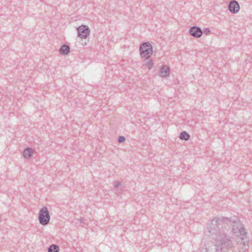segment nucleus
I'll list each match as a JSON object with an SVG mask.
<instances>
[{
	"instance_id": "nucleus-1",
	"label": "nucleus",
	"mask_w": 252,
	"mask_h": 252,
	"mask_svg": "<svg viewBox=\"0 0 252 252\" xmlns=\"http://www.w3.org/2000/svg\"><path fill=\"white\" fill-rule=\"evenodd\" d=\"M230 220L228 218L221 217L213 219L207 227L210 235L215 234V239L216 252H226L228 249L234 247L231 238L222 231V223ZM244 242L241 250L239 252H248V242Z\"/></svg>"
},
{
	"instance_id": "nucleus-2",
	"label": "nucleus",
	"mask_w": 252,
	"mask_h": 252,
	"mask_svg": "<svg viewBox=\"0 0 252 252\" xmlns=\"http://www.w3.org/2000/svg\"><path fill=\"white\" fill-rule=\"evenodd\" d=\"M230 220L229 221L231 222V225L232 227V231L234 234L237 235H240L242 240H244L247 238V233L245 231V229L243 224L240 222L239 220H232L231 218H228ZM228 221H226L228 222Z\"/></svg>"
},
{
	"instance_id": "nucleus-3",
	"label": "nucleus",
	"mask_w": 252,
	"mask_h": 252,
	"mask_svg": "<svg viewBox=\"0 0 252 252\" xmlns=\"http://www.w3.org/2000/svg\"><path fill=\"white\" fill-rule=\"evenodd\" d=\"M38 219L40 224L46 226L50 220L49 212L46 207H42L39 211Z\"/></svg>"
},
{
	"instance_id": "nucleus-4",
	"label": "nucleus",
	"mask_w": 252,
	"mask_h": 252,
	"mask_svg": "<svg viewBox=\"0 0 252 252\" xmlns=\"http://www.w3.org/2000/svg\"><path fill=\"white\" fill-rule=\"evenodd\" d=\"M140 54L142 58L149 59L153 54V47L149 42H144L139 47Z\"/></svg>"
},
{
	"instance_id": "nucleus-5",
	"label": "nucleus",
	"mask_w": 252,
	"mask_h": 252,
	"mask_svg": "<svg viewBox=\"0 0 252 252\" xmlns=\"http://www.w3.org/2000/svg\"><path fill=\"white\" fill-rule=\"evenodd\" d=\"M78 36L81 38H86L90 34V30L89 28L86 25H82L79 26L77 29Z\"/></svg>"
},
{
	"instance_id": "nucleus-6",
	"label": "nucleus",
	"mask_w": 252,
	"mask_h": 252,
	"mask_svg": "<svg viewBox=\"0 0 252 252\" xmlns=\"http://www.w3.org/2000/svg\"><path fill=\"white\" fill-rule=\"evenodd\" d=\"M189 32L191 35L196 38L201 37L203 33V32L201 28L196 26L191 27L189 29Z\"/></svg>"
},
{
	"instance_id": "nucleus-7",
	"label": "nucleus",
	"mask_w": 252,
	"mask_h": 252,
	"mask_svg": "<svg viewBox=\"0 0 252 252\" xmlns=\"http://www.w3.org/2000/svg\"><path fill=\"white\" fill-rule=\"evenodd\" d=\"M228 9L231 13H237L240 9L238 2L236 0L231 1L228 5Z\"/></svg>"
},
{
	"instance_id": "nucleus-8",
	"label": "nucleus",
	"mask_w": 252,
	"mask_h": 252,
	"mask_svg": "<svg viewBox=\"0 0 252 252\" xmlns=\"http://www.w3.org/2000/svg\"><path fill=\"white\" fill-rule=\"evenodd\" d=\"M170 74V69L169 67L166 65L162 66L160 70V76L162 78L169 76Z\"/></svg>"
},
{
	"instance_id": "nucleus-9",
	"label": "nucleus",
	"mask_w": 252,
	"mask_h": 252,
	"mask_svg": "<svg viewBox=\"0 0 252 252\" xmlns=\"http://www.w3.org/2000/svg\"><path fill=\"white\" fill-rule=\"evenodd\" d=\"M70 52V47L66 44L63 45L60 49V52L62 55H67Z\"/></svg>"
},
{
	"instance_id": "nucleus-10",
	"label": "nucleus",
	"mask_w": 252,
	"mask_h": 252,
	"mask_svg": "<svg viewBox=\"0 0 252 252\" xmlns=\"http://www.w3.org/2000/svg\"><path fill=\"white\" fill-rule=\"evenodd\" d=\"M32 154V149L30 148H26L23 152V156L25 158H31Z\"/></svg>"
},
{
	"instance_id": "nucleus-11",
	"label": "nucleus",
	"mask_w": 252,
	"mask_h": 252,
	"mask_svg": "<svg viewBox=\"0 0 252 252\" xmlns=\"http://www.w3.org/2000/svg\"><path fill=\"white\" fill-rule=\"evenodd\" d=\"M179 138L182 140H188L190 138V135L186 131H182L181 132Z\"/></svg>"
},
{
	"instance_id": "nucleus-12",
	"label": "nucleus",
	"mask_w": 252,
	"mask_h": 252,
	"mask_svg": "<svg viewBox=\"0 0 252 252\" xmlns=\"http://www.w3.org/2000/svg\"><path fill=\"white\" fill-rule=\"evenodd\" d=\"M59 247L56 244L51 245L48 248V252H59Z\"/></svg>"
},
{
	"instance_id": "nucleus-13",
	"label": "nucleus",
	"mask_w": 252,
	"mask_h": 252,
	"mask_svg": "<svg viewBox=\"0 0 252 252\" xmlns=\"http://www.w3.org/2000/svg\"><path fill=\"white\" fill-rule=\"evenodd\" d=\"M114 186L115 188H121L120 189L122 190V189L124 188L123 185L119 181H116L114 182Z\"/></svg>"
},
{
	"instance_id": "nucleus-14",
	"label": "nucleus",
	"mask_w": 252,
	"mask_h": 252,
	"mask_svg": "<svg viewBox=\"0 0 252 252\" xmlns=\"http://www.w3.org/2000/svg\"><path fill=\"white\" fill-rule=\"evenodd\" d=\"M153 64H154V63H153V61L150 60L146 63V65L149 68V69H150L153 66Z\"/></svg>"
},
{
	"instance_id": "nucleus-15",
	"label": "nucleus",
	"mask_w": 252,
	"mask_h": 252,
	"mask_svg": "<svg viewBox=\"0 0 252 252\" xmlns=\"http://www.w3.org/2000/svg\"><path fill=\"white\" fill-rule=\"evenodd\" d=\"M126 138L124 136H120L118 138V142L120 143H123L126 141Z\"/></svg>"
},
{
	"instance_id": "nucleus-16",
	"label": "nucleus",
	"mask_w": 252,
	"mask_h": 252,
	"mask_svg": "<svg viewBox=\"0 0 252 252\" xmlns=\"http://www.w3.org/2000/svg\"><path fill=\"white\" fill-rule=\"evenodd\" d=\"M203 33L205 34L206 35H209L211 33V31L208 28H204L203 29V31H202Z\"/></svg>"
},
{
	"instance_id": "nucleus-17",
	"label": "nucleus",
	"mask_w": 252,
	"mask_h": 252,
	"mask_svg": "<svg viewBox=\"0 0 252 252\" xmlns=\"http://www.w3.org/2000/svg\"><path fill=\"white\" fill-rule=\"evenodd\" d=\"M80 222V223H82L83 224H85L87 225H88V222H87L86 220L83 218H80L79 220H78Z\"/></svg>"
}]
</instances>
